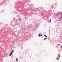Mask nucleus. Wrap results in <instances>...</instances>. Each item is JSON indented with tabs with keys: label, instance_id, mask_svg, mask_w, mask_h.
<instances>
[{
	"label": "nucleus",
	"instance_id": "obj_1",
	"mask_svg": "<svg viewBox=\"0 0 62 62\" xmlns=\"http://www.w3.org/2000/svg\"><path fill=\"white\" fill-rule=\"evenodd\" d=\"M60 13L61 15V18H62V14H61V12H60Z\"/></svg>",
	"mask_w": 62,
	"mask_h": 62
},
{
	"label": "nucleus",
	"instance_id": "obj_2",
	"mask_svg": "<svg viewBox=\"0 0 62 62\" xmlns=\"http://www.w3.org/2000/svg\"><path fill=\"white\" fill-rule=\"evenodd\" d=\"M12 54V53H11V52L10 53V54L9 55V56H11Z\"/></svg>",
	"mask_w": 62,
	"mask_h": 62
},
{
	"label": "nucleus",
	"instance_id": "obj_3",
	"mask_svg": "<svg viewBox=\"0 0 62 62\" xmlns=\"http://www.w3.org/2000/svg\"><path fill=\"white\" fill-rule=\"evenodd\" d=\"M40 36H42V35L41 34H40L39 35V37H40Z\"/></svg>",
	"mask_w": 62,
	"mask_h": 62
},
{
	"label": "nucleus",
	"instance_id": "obj_4",
	"mask_svg": "<svg viewBox=\"0 0 62 62\" xmlns=\"http://www.w3.org/2000/svg\"><path fill=\"white\" fill-rule=\"evenodd\" d=\"M44 36L45 38H47V36H46V35H45Z\"/></svg>",
	"mask_w": 62,
	"mask_h": 62
},
{
	"label": "nucleus",
	"instance_id": "obj_5",
	"mask_svg": "<svg viewBox=\"0 0 62 62\" xmlns=\"http://www.w3.org/2000/svg\"><path fill=\"white\" fill-rule=\"evenodd\" d=\"M13 52H14V50H13L12 52H11V53H12V54H13Z\"/></svg>",
	"mask_w": 62,
	"mask_h": 62
},
{
	"label": "nucleus",
	"instance_id": "obj_6",
	"mask_svg": "<svg viewBox=\"0 0 62 62\" xmlns=\"http://www.w3.org/2000/svg\"><path fill=\"white\" fill-rule=\"evenodd\" d=\"M16 61H18V59L16 58Z\"/></svg>",
	"mask_w": 62,
	"mask_h": 62
},
{
	"label": "nucleus",
	"instance_id": "obj_7",
	"mask_svg": "<svg viewBox=\"0 0 62 62\" xmlns=\"http://www.w3.org/2000/svg\"><path fill=\"white\" fill-rule=\"evenodd\" d=\"M47 39V38H45L44 39V40H45Z\"/></svg>",
	"mask_w": 62,
	"mask_h": 62
},
{
	"label": "nucleus",
	"instance_id": "obj_8",
	"mask_svg": "<svg viewBox=\"0 0 62 62\" xmlns=\"http://www.w3.org/2000/svg\"><path fill=\"white\" fill-rule=\"evenodd\" d=\"M49 22H51V19H50Z\"/></svg>",
	"mask_w": 62,
	"mask_h": 62
},
{
	"label": "nucleus",
	"instance_id": "obj_9",
	"mask_svg": "<svg viewBox=\"0 0 62 62\" xmlns=\"http://www.w3.org/2000/svg\"><path fill=\"white\" fill-rule=\"evenodd\" d=\"M57 59L58 60H59V59L58 58V57L57 58Z\"/></svg>",
	"mask_w": 62,
	"mask_h": 62
},
{
	"label": "nucleus",
	"instance_id": "obj_10",
	"mask_svg": "<svg viewBox=\"0 0 62 62\" xmlns=\"http://www.w3.org/2000/svg\"><path fill=\"white\" fill-rule=\"evenodd\" d=\"M56 16H58V14H57L56 15Z\"/></svg>",
	"mask_w": 62,
	"mask_h": 62
},
{
	"label": "nucleus",
	"instance_id": "obj_11",
	"mask_svg": "<svg viewBox=\"0 0 62 62\" xmlns=\"http://www.w3.org/2000/svg\"><path fill=\"white\" fill-rule=\"evenodd\" d=\"M59 57H60V55H59Z\"/></svg>",
	"mask_w": 62,
	"mask_h": 62
},
{
	"label": "nucleus",
	"instance_id": "obj_12",
	"mask_svg": "<svg viewBox=\"0 0 62 62\" xmlns=\"http://www.w3.org/2000/svg\"><path fill=\"white\" fill-rule=\"evenodd\" d=\"M61 48H62V46H61Z\"/></svg>",
	"mask_w": 62,
	"mask_h": 62
},
{
	"label": "nucleus",
	"instance_id": "obj_13",
	"mask_svg": "<svg viewBox=\"0 0 62 62\" xmlns=\"http://www.w3.org/2000/svg\"><path fill=\"white\" fill-rule=\"evenodd\" d=\"M19 20H21V18H19Z\"/></svg>",
	"mask_w": 62,
	"mask_h": 62
},
{
	"label": "nucleus",
	"instance_id": "obj_14",
	"mask_svg": "<svg viewBox=\"0 0 62 62\" xmlns=\"http://www.w3.org/2000/svg\"><path fill=\"white\" fill-rule=\"evenodd\" d=\"M25 18H26V17H25Z\"/></svg>",
	"mask_w": 62,
	"mask_h": 62
}]
</instances>
